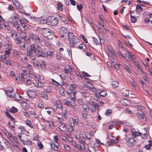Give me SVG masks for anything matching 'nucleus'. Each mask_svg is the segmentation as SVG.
Here are the masks:
<instances>
[{
  "instance_id": "obj_1",
  "label": "nucleus",
  "mask_w": 152,
  "mask_h": 152,
  "mask_svg": "<svg viewBox=\"0 0 152 152\" xmlns=\"http://www.w3.org/2000/svg\"><path fill=\"white\" fill-rule=\"evenodd\" d=\"M67 37L68 38L66 39L69 40L70 47L72 48H77V45L80 43L78 38L75 36L73 33L71 32L68 34Z\"/></svg>"
},
{
  "instance_id": "obj_2",
  "label": "nucleus",
  "mask_w": 152,
  "mask_h": 152,
  "mask_svg": "<svg viewBox=\"0 0 152 152\" xmlns=\"http://www.w3.org/2000/svg\"><path fill=\"white\" fill-rule=\"evenodd\" d=\"M31 48H32L33 52L37 56L44 57L45 56V54L43 53L42 48L37 44L31 45Z\"/></svg>"
},
{
  "instance_id": "obj_3",
  "label": "nucleus",
  "mask_w": 152,
  "mask_h": 152,
  "mask_svg": "<svg viewBox=\"0 0 152 152\" xmlns=\"http://www.w3.org/2000/svg\"><path fill=\"white\" fill-rule=\"evenodd\" d=\"M41 30L42 35L47 39L51 40L54 37V33L52 30L46 28H43Z\"/></svg>"
},
{
  "instance_id": "obj_4",
  "label": "nucleus",
  "mask_w": 152,
  "mask_h": 152,
  "mask_svg": "<svg viewBox=\"0 0 152 152\" xmlns=\"http://www.w3.org/2000/svg\"><path fill=\"white\" fill-rule=\"evenodd\" d=\"M40 76L37 75L34 76V80L35 81L33 82L35 87L37 88H42L44 87V85L43 83L40 81Z\"/></svg>"
},
{
  "instance_id": "obj_5",
  "label": "nucleus",
  "mask_w": 152,
  "mask_h": 152,
  "mask_svg": "<svg viewBox=\"0 0 152 152\" xmlns=\"http://www.w3.org/2000/svg\"><path fill=\"white\" fill-rule=\"evenodd\" d=\"M88 103L91 106V109L92 112H95L96 109L97 111H99V105L98 104L93 101L91 99H89Z\"/></svg>"
},
{
  "instance_id": "obj_6",
  "label": "nucleus",
  "mask_w": 152,
  "mask_h": 152,
  "mask_svg": "<svg viewBox=\"0 0 152 152\" xmlns=\"http://www.w3.org/2000/svg\"><path fill=\"white\" fill-rule=\"evenodd\" d=\"M59 32L60 34H62L61 36V37H65L64 39L65 40L67 39L66 37H67L68 34L67 30V29L64 27H61L60 29Z\"/></svg>"
},
{
  "instance_id": "obj_7",
  "label": "nucleus",
  "mask_w": 152,
  "mask_h": 152,
  "mask_svg": "<svg viewBox=\"0 0 152 152\" xmlns=\"http://www.w3.org/2000/svg\"><path fill=\"white\" fill-rule=\"evenodd\" d=\"M48 24L51 26L56 25L58 22V19L57 18L52 17L48 19Z\"/></svg>"
},
{
  "instance_id": "obj_8",
  "label": "nucleus",
  "mask_w": 152,
  "mask_h": 152,
  "mask_svg": "<svg viewBox=\"0 0 152 152\" xmlns=\"http://www.w3.org/2000/svg\"><path fill=\"white\" fill-rule=\"evenodd\" d=\"M10 98H14L15 100L16 101H20L21 97L20 95L18 93H16L12 94H10Z\"/></svg>"
},
{
  "instance_id": "obj_9",
  "label": "nucleus",
  "mask_w": 152,
  "mask_h": 152,
  "mask_svg": "<svg viewBox=\"0 0 152 152\" xmlns=\"http://www.w3.org/2000/svg\"><path fill=\"white\" fill-rule=\"evenodd\" d=\"M50 145L53 150L56 151H58V147H59V145L58 143L50 144Z\"/></svg>"
},
{
  "instance_id": "obj_10",
  "label": "nucleus",
  "mask_w": 152,
  "mask_h": 152,
  "mask_svg": "<svg viewBox=\"0 0 152 152\" xmlns=\"http://www.w3.org/2000/svg\"><path fill=\"white\" fill-rule=\"evenodd\" d=\"M8 90L5 91V92L7 96L10 97V94H12L13 93V88L12 87H9L8 88Z\"/></svg>"
},
{
  "instance_id": "obj_11",
  "label": "nucleus",
  "mask_w": 152,
  "mask_h": 152,
  "mask_svg": "<svg viewBox=\"0 0 152 152\" xmlns=\"http://www.w3.org/2000/svg\"><path fill=\"white\" fill-rule=\"evenodd\" d=\"M20 104L22 108L25 110H27L29 108V105L26 102H22Z\"/></svg>"
},
{
  "instance_id": "obj_12",
  "label": "nucleus",
  "mask_w": 152,
  "mask_h": 152,
  "mask_svg": "<svg viewBox=\"0 0 152 152\" xmlns=\"http://www.w3.org/2000/svg\"><path fill=\"white\" fill-rule=\"evenodd\" d=\"M64 70L65 73L66 74H68L69 73L70 74H71L72 69L71 68L69 65H68L65 68H64Z\"/></svg>"
},
{
  "instance_id": "obj_13",
  "label": "nucleus",
  "mask_w": 152,
  "mask_h": 152,
  "mask_svg": "<svg viewBox=\"0 0 152 152\" xmlns=\"http://www.w3.org/2000/svg\"><path fill=\"white\" fill-rule=\"evenodd\" d=\"M70 89L72 91V93H77L76 90L77 88V85L75 84H71L70 86Z\"/></svg>"
},
{
  "instance_id": "obj_14",
  "label": "nucleus",
  "mask_w": 152,
  "mask_h": 152,
  "mask_svg": "<svg viewBox=\"0 0 152 152\" xmlns=\"http://www.w3.org/2000/svg\"><path fill=\"white\" fill-rule=\"evenodd\" d=\"M32 121L28 120H26L25 123L26 124L29 126L30 127L33 128L34 129H35V127L32 124Z\"/></svg>"
},
{
  "instance_id": "obj_15",
  "label": "nucleus",
  "mask_w": 152,
  "mask_h": 152,
  "mask_svg": "<svg viewBox=\"0 0 152 152\" xmlns=\"http://www.w3.org/2000/svg\"><path fill=\"white\" fill-rule=\"evenodd\" d=\"M10 139L11 141L15 145L17 146L18 145V143L17 141V138L12 136L10 138Z\"/></svg>"
},
{
  "instance_id": "obj_16",
  "label": "nucleus",
  "mask_w": 152,
  "mask_h": 152,
  "mask_svg": "<svg viewBox=\"0 0 152 152\" xmlns=\"http://www.w3.org/2000/svg\"><path fill=\"white\" fill-rule=\"evenodd\" d=\"M114 138V137H109V141H107L108 143L115 144L117 143V140L116 139V140Z\"/></svg>"
},
{
  "instance_id": "obj_17",
  "label": "nucleus",
  "mask_w": 152,
  "mask_h": 152,
  "mask_svg": "<svg viewBox=\"0 0 152 152\" xmlns=\"http://www.w3.org/2000/svg\"><path fill=\"white\" fill-rule=\"evenodd\" d=\"M60 125L59 126L58 128L61 131H64L66 129V126L64 124L60 123Z\"/></svg>"
},
{
  "instance_id": "obj_18",
  "label": "nucleus",
  "mask_w": 152,
  "mask_h": 152,
  "mask_svg": "<svg viewBox=\"0 0 152 152\" xmlns=\"http://www.w3.org/2000/svg\"><path fill=\"white\" fill-rule=\"evenodd\" d=\"M131 53L129 52H128L127 53H124V58L126 59L128 61H129L130 56Z\"/></svg>"
},
{
  "instance_id": "obj_19",
  "label": "nucleus",
  "mask_w": 152,
  "mask_h": 152,
  "mask_svg": "<svg viewBox=\"0 0 152 152\" xmlns=\"http://www.w3.org/2000/svg\"><path fill=\"white\" fill-rule=\"evenodd\" d=\"M80 93L82 94V96L85 98L89 96V93L87 90L85 91H81Z\"/></svg>"
},
{
  "instance_id": "obj_20",
  "label": "nucleus",
  "mask_w": 152,
  "mask_h": 152,
  "mask_svg": "<svg viewBox=\"0 0 152 152\" xmlns=\"http://www.w3.org/2000/svg\"><path fill=\"white\" fill-rule=\"evenodd\" d=\"M126 140L127 142L129 143H130L132 144H135V141L134 139L133 138L127 139Z\"/></svg>"
},
{
  "instance_id": "obj_21",
  "label": "nucleus",
  "mask_w": 152,
  "mask_h": 152,
  "mask_svg": "<svg viewBox=\"0 0 152 152\" xmlns=\"http://www.w3.org/2000/svg\"><path fill=\"white\" fill-rule=\"evenodd\" d=\"M18 53V51L14 50H13L12 55L15 58H19V56Z\"/></svg>"
},
{
  "instance_id": "obj_22",
  "label": "nucleus",
  "mask_w": 152,
  "mask_h": 152,
  "mask_svg": "<svg viewBox=\"0 0 152 152\" xmlns=\"http://www.w3.org/2000/svg\"><path fill=\"white\" fill-rule=\"evenodd\" d=\"M137 115L140 119H141L142 117H143V116H144V115L143 114V112L142 111L140 110L137 112Z\"/></svg>"
},
{
  "instance_id": "obj_23",
  "label": "nucleus",
  "mask_w": 152,
  "mask_h": 152,
  "mask_svg": "<svg viewBox=\"0 0 152 152\" xmlns=\"http://www.w3.org/2000/svg\"><path fill=\"white\" fill-rule=\"evenodd\" d=\"M82 107L83 108L84 110L86 112H88L90 108L86 104H82Z\"/></svg>"
},
{
  "instance_id": "obj_24",
  "label": "nucleus",
  "mask_w": 152,
  "mask_h": 152,
  "mask_svg": "<svg viewBox=\"0 0 152 152\" xmlns=\"http://www.w3.org/2000/svg\"><path fill=\"white\" fill-rule=\"evenodd\" d=\"M54 50H52V51H48L47 52V56L49 58H51L52 57V53L53 52Z\"/></svg>"
},
{
  "instance_id": "obj_25",
  "label": "nucleus",
  "mask_w": 152,
  "mask_h": 152,
  "mask_svg": "<svg viewBox=\"0 0 152 152\" xmlns=\"http://www.w3.org/2000/svg\"><path fill=\"white\" fill-rule=\"evenodd\" d=\"M48 19H47L46 20L44 19H41L39 20V23L41 24H44L48 23Z\"/></svg>"
},
{
  "instance_id": "obj_26",
  "label": "nucleus",
  "mask_w": 152,
  "mask_h": 152,
  "mask_svg": "<svg viewBox=\"0 0 152 152\" xmlns=\"http://www.w3.org/2000/svg\"><path fill=\"white\" fill-rule=\"evenodd\" d=\"M18 129L21 130V133L22 134L25 133L26 131L24 127L22 126H20L18 127Z\"/></svg>"
},
{
  "instance_id": "obj_27",
  "label": "nucleus",
  "mask_w": 152,
  "mask_h": 152,
  "mask_svg": "<svg viewBox=\"0 0 152 152\" xmlns=\"http://www.w3.org/2000/svg\"><path fill=\"white\" fill-rule=\"evenodd\" d=\"M77 93H72L71 95V100L73 102H75L76 100L75 96Z\"/></svg>"
},
{
  "instance_id": "obj_28",
  "label": "nucleus",
  "mask_w": 152,
  "mask_h": 152,
  "mask_svg": "<svg viewBox=\"0 0 152 152\" xmlns=\"http://www.w3.org/2000/svg\"><path fill=\"white\" fill-rule=\"evenodd\" d=\"M19 81L22 82H24L25 81V79L24 77V75L23 74H21L19 76Z\"/></svg>"
},
{
  "instance_id": "obj_29",
  "label": "nucleus",
  "mask_w": 152,
  "mask_h": 152,
  "mask_svg": "<svg viewBox=\"0 0 152 152\" xmlns=\"http://www.w3.org/2000/svg\"><path fill=\"white\" fill-rule=\"evenodd\" d=\"M79 48L81 49H83L84 50H85L86 49V47L85 45L83 44H81L77 46Z\"/></svg>"
},
{
  "instance_id": "obj_30",
  "label": "nucleus",
  "mask_w": 152,
  "mask_h": 152,
  "mask_svg": "<svg viewBox=\"0 0 152 152\" xmlns=\"http://www.w3.org/2000/svg\"><path fill=\"white\" fill-rule=\"evenodd\" d=\"M57 8L60 11L63 10V5L62 3H59L57 4Z\"/></svg>"
},
{
  "instance_id": "obj_31",
  "label": "nucleus",
  "mask_w": 152,
  "mask_h": 152,
  "mask_svg": "<svg viewBox=\"0 0 152 152\" xmlns=\"http://www.w3.org/2000/svg\"><path fill=\"white\" fill-rule=\"evenodd\" d=\"M23 144L27 145H32V142L30 140H28L23 141Z\"/></svg>"
},
{
  "instance_id": "obj_32",
  "label": "nucleus",
  "mask_w": 152,
  "mask_h": 152,
  "mask_svg": "<svg viewBox=\"0 0 152 152\" xmlns=\"http://www.w3.org/2000/svg\"><path fill=\"white\" fill-rule=\"evenodd\" d=\"M33 63L35 67H38L39 66V63L38 61L37 60L35 59L33 60Z\"/></svg>"
},
{
  "instance_id": "obj_33",
  "label": "nucleus",
  "mask_w": 152,
  "mask_h": 152,
  "mask_svg": "<svg viewBox=\"0 0 152 152\" xmlns=\"http://www.w3.org/2000/svg\"><path fill=\"white\" fill-rule=\"evenodd\" d=\"M3 62L7 66H8L9 67L11 66V61L10 60H7L4 61H3Z\"/></svg>"
},
{
  "instance_id": "obj_34",
  "label": "nucleus",
  "mask_w": 152,
  "mask_h": 152,
  "mask_svg": "<svg viewBox=\"0 0 152 152\" xmlns=\"http://www.w3.org/2000/svg\"><path fill=\"white\" fill-rule=\"evenodd\" d=\"M53 83V84L55 85V86H63L64 85V84L63 83H62V84H60L58 82L56 81L55 80L53 79L52 80Z\"/></svg>"
},
{
  "instance_id": "obj_35",
  "label": "nucleus",
  "mask_w": 152,
  "mask_h": 152,
  "mask_svg": "<svg viewBox=\"0 0 152 152\" xmlns=\"http://www.w3.org/2000/svg\"><path fill=\"white\" fill-rule=\"evenodd\" d=\"M48 121L49 123V125L51 128H55V126H54V121Z\"/></svg>"
},
{
  "instance_id": "obj_36",
  "label": "nucleus",
  "mask_w": 152,
  "mask_h": 152,
  "mask_svg": "<svg viewBox=\"0 0 152 152\" xmlns=\"http://www.w3.org/2000/svg\"><path fill=\"white\" fill-rule=\"evenodd\" d=\"M15 5L18 8V9L19 8H20V9L23 8V7L22 6V5L20 3L19 1H18V2H17Z\"/></svg>"
},
{
  "instance_id": "obj_37",
  "label": "nucleus",
  "mask_w": 152,
  "mask_h": 152,
  "mask_svg": "<svg viewBox=\"0 0 152 152\" xmlns=\"http://www.w3.org/2000/svg\"><path fill=\"white\" fill-rule=\"evenodd\" d=\"M19 44H20V47L21 49H23L25 48L26 46L24 42L23 41H21Z\"/></svg>"
},
{
  "instance_id": "obj_38",
  "label": "nucleus",
  "mask_w": 152,
  "mask_h": 152,
  "mask_svg": "<svg viewBox=\"0 0 152 152\" xmlns=\"http://www.w3.org/2000/svg\"><path fill=\"white\" fill-rule=\"evenodd\" d=\"M122 66L120 64H118L117 63H116V64H115L114 65V66L115 68V69L116 70H119V69L121 68V66Z\"/></svg>"
},
{
  "instance_id": "obj_39",
  "label": "nucleus",
  "mask_w": 152,
  "mask_h": 152,
  "mask_svg": "<svg viewBox=\"0 0 152 152\" xmlns=\"http://www.w3.org/2000/svg\"><path fill=\"white\" fill-rule=\"evenodd\" d=\"M33 50L32 49V48H31L30 49H27L26 53L28 56H29L30 55H31V54L33 53Z\"/></svg>"
},
{
  "instance_id": "obj_40",
  "label": "nucleus",
  "mask_w": 152,
  "mask_h": 152,
  "mask_svg": "<svg viewBox=\"0 0 152 152\" xmlns=\"http://www.w3.org/2000/svg\"><path fill=\"white\" fill-rule=\"evenodd\" d=\"M112 85L113 88H116L119 85V83L117 82L114 81L112 82Z\"/></svg>"
},
{
  "instance_id": "obj_41",
  "label": "nucleus",
  "mask_w": 152,
  "mask_h": 152,
  "mask_svg": "<svg viewBox=\"0 0 152 152\" xmlns=\"http://www.w3.org/2000/svg\"><path fill=\"white\" fill-rule=\"evenodd\" d=\"M99 94L101 96L104 97L106 96L107 94L106 91H101Z\"/></svg>"
},
{
  "instance_id": "obj_42",
  "label": "nucleus",
  "mask_w": 152,
  "mask_h": 152,
  "mask_svg": "<svg viewBox=\"0 0 152 152\" xmlns=\"http://www.w3.org/2000/svg\"><path fill=\"white\" fill-rule=\"evenodd\" d=\"M101 37H99V39L100 40V43L101 45L103 44L104 42V38L103 36H102L101 35Z\"/></svg>"
},
{
  "instance_id": "obj_43",
  "label": "nucleus",
  "mask_w": 152,
  "mask_h": 152,
  "mask_svg": "<svg viewBox=\"0 0 152 152\" xmlns=\"http://www.w3.org/2000/svg\"><path fill=\"white\" fill-rule=\"evenodd\" d=\"M131 132H132V134L133 137H135L137 135V132L133 129H131Z\"/></svg>"
},
{
  "instance_id": "obj_44",
  "label": "nucleus",
  "mask_w": 152,
  "mask_h": 152,
  "mask_svg": "<svg viewBox=\"0 0 152 152\" xmlns=\"http://www.w3.org/2000/svg\"><path fill=\"white\" fill-rule=\"evenodd\" d=\"M131 19L132 22L133 23H135L137 20L136 18L134 16L131 15Z\"/></svg>"
},
{
  "instance_id": "obj_45",
  "label": "nucleus",
  "mask_w": 152,
  "mask_h": 152,
  "mask_svg": "<svg viewBox=\"0 0 152 152\" xmlns=\"http://www.w3.org/2000/svg\"><path fill=\"white\" fill-rule=\"evenodd\" d=\"M41 68L42 69H44L45 68V65L44 61H42L39 63Z\"/></svg>"
},
{
  "instance_id": "obj_46",
  "label": "nucleus",
  "mask_w": 152,
  "mask_h": 152,
  "mask_svg": "<svg viewBox=\"0 0 152 152\" xmlns=\"http://www.w3.org/2000/svg\"><path fill=\"white\" fill-rule=\"evenodd\" d=\"M5 114L8 117H9L10 118L11 120L12 121H13L14 120V118L12 117V115H10L9 113L7 112H6Z\"/></svg>"
},
{
  "instance_id": "obj_47",
  "label": "nucleus",
  "mask_w": 152,
  "mask_h": 152,
  "mask_svg": "<svg viewBox=\"0 0 152 152\" xmlns=\"http://www.w3.org/2000/svg\"><path fill=\"white\" fill-rule=\"evenodd\" d=\"M11 37H13L14 35H15V36L17 37L18 36L16 32L14 30H12L11 31Z\"/></svg>"
},
{
  "instance_id": "obj_48",
  "label": "nucleus",
  "mask_w": 152,
  "mask_h": 152,
  "mask_svg": "<svg viewBox=\"0 0 152 152\" xmlns=\"http://www.w3.org/2000/svg\"><path fill=\"white\" fill-rule=\"evenodd\" d=\"M92 38L93 39L94 43L95 44L97 45L99 44V41L97 39L94 37H93Z\"/></svg>"
},
{
  "instance_id": "obj_49",
  "label": "nucleus",
  "mask_w": 152,
  "mask_h": 152,
  "mask_svg": "<svg viewBox=\"0 0 152 152\" xmlns=\"http://www.w3.org/2000/svg\"><path fill=\"white\" fill-rule=\"evenodd\" d=\"M59 93L62 96H64L65 95V91L63 89L60 90Z\"/></svg>"
},
{
  "instance_id": "obj_50",
  "label": "nucleus",
  "mask_w": 152,
  "mask_h": 152,
  "mask_svg": "<svg viewBox=\"0 0 152 152\" xmlns=\"http://www.w3.org/2000/svg\"><path fill=\"white\" fill-rule=\"evenodd\" d=\"M18 11L20 12L21 13L23 14H24L25 15H29V13L27 14L23 10V9H20L19 8L18 9Z\"/></svg>"
},
{
  "instance_id": "obj_51",
  "label": "nucleus",
  "mask_w": 152,
  "mask_h": 152,
  "mask_svg": "<svg viewBox=\"0 0 152 152\" xmlns=\"http://www.w3.org/2000/svg\"><path fill=\"white\" fill-rule=\"evenodd\" d=\"M136 9L137 12H139L142 10V8L138 4H137L136 7Z\"/></svg>"
},
{
  "instance_id": "obj_52",
  "label": "nucleus",
  "mask_w": 152,
  "mask_h": 152,
  "mask_svg": "<svg viewBox=\"0 0 152 152\" xmlns=\"http://www.w3.org/2000/svg\"><path fill=\"white\" fill-rule=\"evenodd\" d=\"M77 3V8L80 11L83 7V5L81 4H79Z\"/></svg>"
},
{
  "instance_id": "obj_53",
  "label": "nucleus",
  "mask_w": 152,
  "mask_h": 152,
  "mask_svg": "<svg viewBox=\"0 0 152 152\" xmlns=\"http://www.w3.org/2000/svg\"><path fill=\"white\" fill-rule=\"evenodd\" d=\"M44 107L43 103L42 102H38V107L41 108Z\"/></svg>"
},
{
  "instance_id": "obj_54",
  "label": "nucleus",
  "mask_w": 152,
  "mask_h": 152,
  "mask_svg": "<svg viewBox=\"0 0 152 152\" xmlns=\"http://www.w3.org/2000/svg\"><path fill=\"white\" fill-rule=\"evenodd\" d=\"M7 56L3 54L1 56V59L2 60L3 62L6 60Z\"/></svg>"
},
{
  "instance_id": "obj_55",
  "label": "nucleus",
  "mask_w": 152,
  "mask_h": 152,
  "mask_svg": "<svg viewBox=\"0 0 152 152\" xmlns=\"http://www.w3.org/2000/svg\"><path fill=\"white\" fill-rule=\"evenodd\" d=\"M80 143L82 144L83 145V149H85V142L83 140H80Z\"/></svg>"
},
{
  "instance_id": "obj_56",
  "label": "nucleus",
  "mask_w": 152,
  "mask_h": 152,
  "mask_svg": "<svg viewBox=\"0 0 152 152\" xmlns=\"http://www.w3.org/2000/svg\"><path fill=\"white\" fill-rule=\"evenodd\" d=\"M12 48V45L9 44L7 45V47L6 48L7 50H9L10 51H11Z\"/></svg>"
},
{
  "instance_id": "obj_57",
  "label": "nucleus",
  "mask_w": 152,
  "mask_h": 152,
  "mask_svg": "<svg viewBox=\"0 0 152 152\" xmlns=\"http://www.w3.org/2000/svg\"><path fill=\"white\" fill-rule=\"evenodd\" d=\"M112 110L111 109H108L107 110L106 112V115H110L112 113Z\"/></svg>"
},
{
  "instance_id": "obj_58",
  "label": "nucleus",
  "mask_w": 152,
  "mask_h": 152,
  "mask_svg": "<svg viewBox=\"0 0 152 152\" xmlns=\"http://www.w3.org/2000/svg\"><path fill=\"white\" fill-rule=\"evenodd\" d=\"M18 110L14 106H12L11 108V111L12 113H15L17 112Z\"/></svg>"
},
{
  "instance_id": "obj_59",
  "label": "nucleus",
  "mask_w": 152,
  "mask_h": 152,
  "mask_svg": "<svg viewBox=\"0 0 152 152\" xmlns=\"http://www.w3.org/2000/svg\"><path fill=\"white\" fill-rule=\"evenodd\" d=\"M130 58H131V60L132 61L135 62L134 61V59L136 58L135 56L133 55L132 53L130 55Z\"/></svg>"
},
{
  "instance_id": "obj_60",
  "label": "nucleus",
  "mask_w": 152,
  "mask_h": 152,
  "mask_svg": "<svg viewBox=\"0 0 152 152\" xmlns=\"http://www.w3.org/2000/svg\"><path fill=\"white\" fill-rule=\"evenodd\" d=\"M94 150V148L93 147L90 146L88 147V149L87 151V152H93Z\"/></svg>"
},
{
  "instance_id": "obj_61",
  "label": "nucleus",
  "mask_w": 152,
  "mask_h": 152,
  "mask_svg": "<svg viewBox=\"0 0 152 152\" xmlns=\"http://www.w3.org/2000/svg\"><path fill=\"white\" fill-rule=\"evenodd\" d=\"M11 53V51L8 50H5L4 53V54L6 55V56H9L10 55V53Z\"/></svg>"
},
{
  "instance_id": "obj_62",
  "label": "nucleus",
  "mask_w": 152,
  "mask_h": 152,
  "mask_svg": "<svg viewBox=\"0 0 152 152\" xmlns=\"http://www.w3.org/2000/svg\"><path fill=\"white\" fill-rule=\"evenodd\" d=\"M43 41V39L42 38H39L38 37L36 41V42H39V43H42Z\"/></svg>"
},
{
  "instance_id": "obj_63",
  "label": "nucleus",
  "mask_w": 152,
  "mask_h": 152,
  "mask_svg": "<svg viewBox=\"0 0 152 152\" xmlns=\"http://www.w3.org/2000/svg\"><path fill=\"white\" fill-rule=\"evenodd\" d=\"M7 9L10 11H13L14 10V8L13 6L10 4L9 5Z\"/></svg>"
},
{
  "instance_id": "obj_64",
  "label": "nucleus",
  "mask_w": 152,
  "mask_h": 152,
  "mask_svg": "<svg viewBox=\"0 0 152 152\" xmlns=\"http://www.w3.org/2000/svg\"><path fill=\"white\" fill-rule=\"evenodd\" d=\"M73 125H74V124H76L77 125H78V120L77 119H73Z\"/></svg>"
}]
</instances>
